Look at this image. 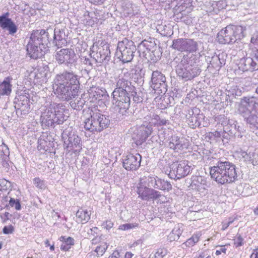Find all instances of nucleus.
<instances>
[{
    "instance_id": "64",
    "label": "nucleus",
    "mask_w": 258,
    "mask_h": 258,
    "mask_svg": "<svg viewBox=\"0 0 258 258\" xmlns=\"http://www.w3.org/2000/svg\"><path fill=\"white\" fill-rule=\"evenodd\" d=\"M195 244L199 240V237L198 235H194L190 238Z\"/></svg>"
},
{
    "instance_id": "45",
    "label": "nucleus",
    "mask_w": 258,
    "mask_h": 258,
    "mask_svg": "<svg viewBox=\"0 0 258 258\" xmlns=\"http://www.w3.org/2000/svg\"><path fill=\"white\" fill-rule=\"evenodd\" d=\"M9 205L11 207H15L17 210H20L21 209V206L19 200L16 201L14 198H11L9 201Z\"/></svg>"
},
{
    "instance_id": "17",
    "label": "nucleus",
    "mask_w": 258,
    "mask_h": 258,
    "mask_svg": "<svg viewBox=\"0 0 258 258\" xmlns=\"http://www.w3.org/2000/svg\"><path fill=\"white\" fill-rule=\"evenodd\" d=\"M189 146V142L184 138H180L176 136H173L169 139L168 147L175 152H178L187 149Z\"/></svg>"
},
{
    "instance_id": "31",
    "label": "nucleus",
    "mask_w": 258,
    "mask_h": 258,
    "mask_svg": "<svg viewBox=\"0 0 258 258\" xmlns=\"http://www.w3.org/2000/svg\"><path fill=\"white\" fill-rule=\"evenodd\" d=\"M156 188L163 190H166L167 191H169L172 189V185L169 182L166 180H164L160 178H158Z\"/></svg>"
},
{
    "instance_id": "60",
    "label": "nucleus",
    "mask_w": 258,
    "mask_h": 258,
    "mask_svg": "<svg viewBox=\"0 0 258 258\" xmlns=\"http://www.w3.org/2000/svg\"><path fill=\"white\" fill-rule=\"evenodd\" d=\"M119 252L117 250H115L108 258H119Z\"/></svg>"
},
{
    "instance_id": "50",
    "label": "nucleus",
    "mask_w": 258,
    "mask_h": 258,
    "mask_svg": "<svg viewBox=\"0 0 258 258\" xmlns=\"http://www.w3.org/2000/svg\"><path fill=\"white\" fill-rule=\"evenodd\" d=\"M60 240L64 243L69 244L71 247V245H73L74 244V240L73 238L71 237H69L67 238H65L64 236H61L60 237Z\"/></svg>"
},
{
    "instance_id": "27",
    "label": "nucleus",
    "mask_w": 258,
    "mask_h": 258,
    "mask_svg": "<svg viewBox=\"0 0 258 258\" xmlns=\"http://www.w3.org/2000/svg\"><path fill=\"white\" fill-rule=\"evenodd\" d=\"M252 152L247 150L246 151L240 149L235 152V155L240 160L243 161H251L252 160V156L253 154Z\"/></svg>"
},
{
    "instance_id": "34",
    "label": "nucleus",
    "mask_w": 258,
    "mask_h": 258,
    "mask_svg": "<svg viewBox=\"0 0 258 258\" xmlns=\"http://www.w3.org/2000/svg\"><path fill=\"white\" fill-rule=\"evenodd\" d=\"M139 130L141 131L148 138V137L152 133V125L150 123L143 124L139 128Z\"/></svg>"
},
{
    "instance_id": "53",
    "label": "nucleus",
    "mask_w": 258,
    "mask_h": 258,
    "mask_svg": "<svg viewBox=\"0 0 258 258\" xmlns=\"http://www.w3.org/2000/svg\"><path fill=\"white\" fill-rule=\"evenodd\" d=\"M135 226L133 224H125L121 225L119 226V229L121 230H126L132 228H133Z\"/></svg>"
},
{
    "instance_id": "35",
    "label": "nucleus",
    "mask_w": 258,
    "mask_h": 258,
    "mask_svg": "<svg viewBox=\"0 0 258 258\" xmlns=\"http://www.w3.org/2000/svg\"><path fill=\"white\" fill-rule=\"evenodd\" d=\"M130 95L133 97L134 101L137 103L142 102L143 101V93L141 91L136 92L135 87L133 92H130Z\"/></svg>"
},
{
    "instance_id": "42",
    "label": "nucleus",
    "mask_w": 258,
    "mask_h": 258,
    "mask_svg": "<svg viewBox=\"0 0 258 258\" xmlns=\"http://www.w3.org/2000/svg\"><path fill=\"white\" fill-rule=\"evenodd\" d=\"M38 149L39 150H43L45 151H47V149L46 147H47L48 144H49L50 143L45 141L43 137H40L38 140Z\"/></svg>"
},
{
    "instance_id": "58",
    "label": "nucleus",
    "mask_w": 258,
    "mask_h": 258,
    "mask_svg": "<svg viewBox=\"0 0 258 258\" xmlns=\"http://www.w3.org/2000/svg\"><path fill=\"white\" fill-rule=\"evenodd\" d=\"M251 42L253 43H258V30L253 34L251 38Z\"/></svg>"
},
{
    "instance_id": "32",
    "label": "nucleus",
    "mask_w": 258,
    "mask_h": 258,
    "mask_svg": "<svg viewBox=\"0 0 258 258\" xmlns=\"http://www.w3.org/2000/svg\"><path fill=\"white\" fill-rule=\"evenodd\" d=\"M9 16V13H6L0 16V27L3 29L6 30L13 22L11 19L8 17Z\"/></svg>"
},
{
    "instance_id": "16",
    "label": "nucleus",
    "mask_w": 258,
    "mask_h": 258,
    "mask_svg": "<svg viewBox=\"0 0 258 258\" xmlns=\"http://www.w3.org/2000/svg\"><path fill=\"white\" fill-rule=\"evenodd\" d=\"M29 99L25 95H20L15 99V108L17 114L25 115L28 113L30 105L29 104Z\"/></svg>"
},
{
    "instance_id": "48",
    "label": "nucleus",
    "mask_w": 258,
    "mask_h": 258,
    "mask_svg": "<svg viewBox=\"0 0 258 258\" xmlns=\"http://www.w3.org/2000/svg\"><path fill=\"white\" fill-rule=\"evenodd\" d=\"M107 248V246L106 244L98 246L96 248L95 251L98 255H102Z\"/></svg>"
},
{
    "instance_id": "12",
    "label": "nucleus",
    "mask_w": 258,
    "mask_h": 258,
    "mask_svg": "<svg viewBox=\"0 0 258 258\" xmlns=\"http://www.w3.org/2000/svg\"><path fill=\"white\" fill-rule=\"evenodd\" d=\"M191 171L188 161L181 160L174 162L170 165L169 176L172 179H180L186 176Z\"/></svg>"
},
{
    "instance_id": "23",
    "label": "nucleus",
    "mask_w": 258,
    "mask_h": 258,
    "mask_svg": "<svg viewBox=\"0 0 258 258\" xmlns=\"http://www.w3.org/2000/svg\"><path fill=\"white\" fill-rule=\"evenodd\" d=\"M53 43L58 48H61L65 45L67 42L65 39V34L63 32L60 30L56 31L54 30L53 31Z\"/></svg>"
},
{
    "instance_id": "62",
    "label": "nucleus",
    "mask_w": 258,
    "mask_h": 258,
    "mask_svg": "<svg viewBox=\"0 0 258 258\" xmlns=\"http://www.w3.org/2000/svg\"><path fill=\"white\" fill-rule=\"evenodd\" d=\"M226 249L225 247H222L220 248V249L219 250H217L216 251L215 253H216V254L217 255H218L220 254L222 252H224V253H225L226 252Z\"/></svg>"
},
{
    "instance_id": "19",
    "label": "nucleus",
    "mask_w": 258,
    "mask_h": 258,
    "mask_svg": "<svg viewBox=\"0 0 258 258\" xmlns=\"http://www.w3.org/2000/svg\"><path fill=\"white\" fill-rule=\"evenodd\" d=\"M90 54L91 57L98 63H107L110 59V51L108 44L104 45L98 48V51Z\"/></svg>"
},
{
    "instance_id": "40",
    "label": "nucleus",
    "mask_w": 258,
    "mask_h": 258,
    "mask_svg": "<svg viewBox=\"0 0 258 258\" xmlns=\"http://www.w3.org/2000/svg\"><path fill=\"white\" fill-rule=\"evenodd\" d=\"M180 234V232L179 230L174 229L168 235V239L170 241L177 240L179 238Z\"/></svg>"
},
{
    "instance_id": "10",
    "label": "nucleus",
    "mask_w": 258,
    "mask_h": 258,
    "mask_svg": "<svg viewBox=\"0 0 258 258\" xmlns=\"http://www.w3.org/2000/svg\"><path fill=\"white\" fill-rule=\"evenodd\" d=\"M136 50V47L132 41L125 40L119 42L116 50V56L123 63L132 61Z\"/></svg>"
},
{
    "instance_id": "7",
    "label": "nucleus",
    "mask_w": 258,
    "mask_h": 258,
    "mask_svg": "<svg viewBox=\"0 0 258 258\" xmlns=\"http://www.w3.org/2000/svg\"><path fill=\"white\" fill-rule=\"evenodd\" d=\"M244 28L240 26L229 25L217 34V40L221 44H232L244 37Z\"/></svg>"
},
{
    "instance_id": "3",
    "label": "nucleus",
    "mask_w": 258,
    "mask_h": 258,
    "mask_svg": "<svg viewBox=\"0 0 258 258\" xmlns=\"http://www.w3.org/2000/svg\"><path fill=\"white\" fill-rule=\"evenodd\" d=\"M238 113L253 132L258 130V99L253 96L242 97L238 105Z\"/></svg>"
},
{
    "instance_id": "29",
    "label": "nucleus",
    "mask_w": 258,
    "mask_h": 258,
    "mask_svg": "<svg viewBox=\"0 0 258 258\" xmlns=\"http://www.w3.org/2000/svg\"><path fill=\"white\" fill-rule=\"evenodd\" d=\"M197 109H189L188 114L186 115V118L188 120V123L190 126L199 125L200 122L196 115L194 114V111H197ZM194 127V126H192Z\"/></svg>"
},
{
    "instance_id": "59",
    "label": "nucleus",
    "mask_w": 258,
    "mask_h": 258,
    "mask_svg": "<svg viewBox=\"0 0 258 258\" xmlns=\"http://www.w3.org/2000/svg\"><path fill=\"white\" fill-rule=\"evenodd\" d=\"M71 248L69 244H66L63 242L60 246V249L64 251H68Z\"/></svg>"
},
{
    "instance_id": "56",
    "label": "nucleus",
    "mask_w": 258,
    "mask_h": 258,
    "mask_svg": "<svg viewBox=\"0 0 258 258\" xmlns=\"http://www.w3.org/2000/svg\"><path fill=\"white\" fill-rule=\"evenodd\" d=\"M195 245L194 242L192 241L191 239L190 238L188 239L185 242H184L182 244V248H184V246L191 247Z\"/></svg>"
},
{
    "instance_id": "15",
    "label": "nucleus",
    "mask_w": 258,
    "mask_h": 258,
    "mask_svg": "<svg viewBox=\"0 0 258 258\" xmlns=\"http://www.w3.org/2000/svg\"><path fill=\"white\" fill-rule=\"evenodd\" d=\"M166 78L159 71H156L152 72L151 78V87L153 89L161 91L162 93L166 90Z\"/></svg>"
},
{
    "instance_id": "46",
    "label": "nucleus",
    "mask_w": 258,
    "mask_h": 258,
    "mask_svg": "<svg viewBox=\"0 0 258 258\" xmlns=\"http://www.w3.org/2000/svg\"><path fill=\"white\" fill-rule=\"evenodd\" d=\"M167 254V250L165 248H159L155 253L154 258H163Z\"/></svg>"
},
{
    "instance_id": "26",
    "label": "nucleus",
    "mask_w": 258,
    "mask_h": 258,
    "mask_svg": "<svg viewBox=\"0 0 258 258\" xmlns=\"http://www.w3.org/2000/svg\"><path fill=\"white\" fill-rule=\"evenodd\" d=\"M76 217L78 222L85 223L90 219V213L86 210L81 209L77 212Z\"/></svg>"
},
{
    "instance_id": "14",
    "label": "nucleus",
    "mask_w": 258,
    "mask_h": 258,
    "mask_svg": "<svg viewBox=\"0 0 258 258\" xmlns=\"http://www.w3.org/2000/svg\"><path fill=\"white\" fill-rule=\"evenodd\" d=\"M171 47L180 52L192 53L197 50L198 44L193 39L179 38L173 40Z\"/></svg>"
},
{
    "instance_id": "30",
    "label": "nucleus",
    "mask_w": 258,
    "mask_h": 258,
    "mask_svg": "<svg viewBox=\"0 0 258 258\" xmlns=\"http://www.w3.org/2000/svg\"><path fill=\"white\" fill-rule=\"evenodd\" d=\"M151 189L144 186L138 187L137 192L139 195V197L143 200L149 201Z\"/></svg>"
},
{
    "instance_id": "47",
    "label": "nucleus",
    "mask_w": 258,
    "mask_h": 258,
    "mask_svg": "<svg viewBox=\"0 0 258 258\" xmlns=\"http://www.w3.org/2000/svg\"><path fill=\"white\" fill-rule=\"evenodd\" d=\"M15 231V228L12 225L5 226L3 229V232L5 234H11Z\"/></svg>"
},
{
    "instance_id": "5",
    "label": "nucleus",
    "mask_w": 258,
    "mask_h": 258,
    "mask_svg": "<svg viewBox=\"0 0 258 258\" xmlns=\"http://www.w3.org/2000/svg\"><path fill=\"white\" fill-rule=\"evenodd\" d=\"M210 169L211 177L221 184L233 182L237 177L235 166L228 161H218Z\"/></svg>"
},
{
    "instance_id": "25",
    "label": "nucleus",
    "mask_w": 258,
    "mask_h": 258,
    "mask_svg": "<svg viewBox=\"0 0 258 258\" xmlns=\"http://www.w3.org/2000/svg\"><path fill=\"white\" fill-rule=\"evenodd\" d=\"M206 181L205 178L202 176H194L191 178V186L192 188L200 190L202 188H205Z\"/></svg>"
},
{
    "instance_id": "57",
    "label": "nucleus",
    "mask_w": 258,
    "mask_h": 258,
    "mask_svg": "<svg viewBox=\"0 0 258 258\" xmlns=\"http://www.w3.org/2000/svg\"><path fill=\"white\" fill-rule=\"evenodd\" d=\"M82 60L84 64L88 65V66L90 67V68L92 67L93 65L90 58L86 57H83Z\"/></svg>"
},
{
    "instance_id": "2",
    "label": "nucleus",
    "mask_w": 258,
    "mask_h": 258,
    "mask_svg": "<svg viewBox=\"0 0 258 258\" xmlns=\"http://www.w3.org/2000/svg\"><path fill=\"white\" fill-rule=\"evenodd\" d=\"M134 86L131 81L119 76L116 83V88L112 93L114 109L124 115L130 106V92H133Z\"/></svg>"
},
{
    "instance_id": "4",
    "label": "nucleus",
    "mask_w": 258,
    "mask_h": 258,
    "mask_svg": "<svg viewBox=\"0 0 258 258\" xmlns=\"http://www.w3.org/2000/svg\"><path fill=\"white\" fill-rule=\"evenodd\" d=\"M48 42V31L43 29L33 31L27 45V51L30 57L35 59L42 57L47 50Z\"/></svg>"
},
{
    "instance_id": "51",
    "label": "nucleus",
    "mask_w": 258,
    "mask_h": 258,
    "mask_svg": "<svg viewBox=\"0 0 258 258\" xmlns=\"http://www.w3.org/2000/svg\"><path fill=\"white\" fill-rule=\"evenodd\" d=\"M152 45H154L155 46V45L152 43L151 42H148L146 40H144L141 42V43L140 44L139 47L141 48L142 46H144L146 48L147 50H149V51L151 50V48L149 47V46H151Z\"/></svg>"
},
{
    "instance_id": "38",
    "label": "nucleus",
    "mask_w": 258,
    "mask_h": 258,
    "mask_svg": "<svg viewBox=\"0 0 258 258\" xmlns=\"http://www.w3.org/2000/svg\"><path fill=\"white\" fill-rule=\"evenodd\" d=\"M255 193L253 188L249 184H244L243 190L242 191V195L244 197H248L251 196Z\"/></svg>"
},
{
    "instance_id": "39",
    "label": "nucleus",
    "mask_w": 258,
    "mask_h": 258,
    "mask_svg": "<svg viewBox=\"0 0 258 258\" xmlns=\"http://www.w3.org/2000/svg\"><path fill=\"white\" fill-rule=\"evenodd\" d=\"M33 183L36 187L41 189H44L46 187L45 181L39 177L33 179Z\"/></svg>"
},
{
    "instance_id": "6",
    "label": "nucleus",
    "mask_w": 258,
    "mask_h": 258,
    "mask_svg": "<svg viewBox=\"0 0 258 258\" xmlns=\"http://www.w3.org/2000/svg\"><path fill=\"white\" fill-rule=\"evenodd\" d=\"M64 106L61 103H50L49 107L42 113L40 120L43 125L49 126L55 123L61 124L65 120Z\"/></svg>"
},
{
    "instance_id": "55",
    "label": "nucleus",
    "mask_w": 258,
    "mask_h": 258,
    "mask_svg": "<svg viewBox=\"0 0 258 258\" xmlns=\"http://www.w3.org/2000/svg\"><path fill=\"white\" fill-rule=\"evenodd\" d=\"M102 226H103L104 228L109 230L113 227V223L110 220H107L104 222Z\"/></svg>"
},
{
    "instance_id": "49",
    "label": "nucleus",
    "mask_w": 258,
    "mask_h": 258,
    "mask_svg": "<svg viewBox=\"0 0 258 258\" xmlns=\"http://www.w3.org/2000/svg\"><path fill=\"white\" fill-rule=\"evenodd\" d=\"M250 56L252 57L258 69V48H253L250 53Z\"/></svg>"
},
{
    "instance_id": "54",
    "label": "nucleus",
    "mask_w": 258,
    "mask_h": 258,
    "mask_svg": "<svg viewBox=\"0 0 258 258\" xmlns=\"http://www.w3.org/2000/svg\"><path fill=\"white\" fill-rule=\"evenodd\" d=\"M251 162L253 165L258 166V152L253 153Z\"/></svg>"
},
{
    "instance_id": "21",
    "label": "nucleus",
    "mask_w": 258,
    "mask_h": 258,
    "mask_svg": "<svg viewBox=\"0 0 258 258\" xmlns=\"http://www.w3.org/2000/svg\"><path fill=\"white\" fill-rule=\"evenodd\" d=\"M139 9L135 5L129 1L124 2L122 6V12L125 16H133L138 13Z\"/></svg>"
},
{
    "instance_id": "22",
    "label": "nucleus",
    "mask_w": 258,
    "mask_h": 258,
    "mask_svg": "<svg viewBox=\"0 0 258 258\" xmlns=\"http://www.w3.org/2000/svg\"><path fill=\"white\" fill-rule=\"evenodd\" d=\"M12 78L11 77L5 78L4 80L0 84V95L9 96L12 92L11 81Z\"/></svg>"
},
{
    "instance_id": "52",
    "label": "nucleus",
    "mask_w": 258,
    "mask_h": 258,
    "mask_svg": "<svg viewBox=\"0 0 258 258\" xmlns=\"http://www.w3.org/2000/svg\"><path fill=\"white\" fill-rule=\"evenodd\" d=\"M234 220L235 218L230 217L229 218L228 221L227 222L222 223V227L221 230L223 231L226 230L229 227V226L234 222Z\"/></svg>"
},
{
    "instance_id": "1",
    "label": "nucleus",
    "mask_w": 258,
    "mask_h": 258,
    "mask_svg": "<svg viewBox=\"0 0 258 258\" xmlns=\"http://www.w3.org/2000/svg\"><path fill=\"white\" fill-rule=\"evenodd\" d=\"M79 85L77 75L64 72L56 76L53 89L58 98L62 101H69L78 96Z\"/></svg>"
},
{
    "instance_id": "9",
    "label": "nucleus",
    "mask_w": 258,
    "mask_h": 258,
    "mask_svg": "<svg viewBox=\"0 0 258 258\" xmlns=\"http://www.w3.org/2000/svg\"><path fill=\"white\" fill-rule=\"evenodd\" d=\"M176 72L179 77L188 80L199 75L201 69L195 62L189 63L187 56L184 55L176 66Z\"/></svg>"
},
{
    "instance_id": "11",
    "label": "nucleus",
    "mask_w": 258,
    "mask_h": 258,
    "mask_svg": "<svg viewBox=\"0 0 258 258\" xmlns=\"http://www.w3.org/2000/svg\"><path fill=\"white\" fill-rule=\"evenodd\" d=\"M72 131L71 127L65 129L62 133V138L64 140V146L67 151L76 153L82 149L81 141L80 138Z\"/></svg>"
},
{
    "instance_id": "20",
    "label": "nucleus",
    "mask_w": 258,
    "mask_h": 258,
    "mask_svg": "<svg viewBox=\"0 0 258 258\" xmlns=\"http://www.w3.org/2000/svg\"><path fill=\"white\" fill-rule=\"evenodd\" d=\"M239 69L243 72L257 70V68L252 56L240 59L238 64Z\"/></svg>"
},
{
    "instance_id": "33",
    "label": "nucleus",
    "mask_w": 258,
    "mask_h": 258,
    "mask_svg": "<svg viewBox=\"0 0 258 258\" xmlns=\"http://www.w3.org/2000/svg\"><path fill=\"white\" fill-rule=\"evenodd\" d=\"M147 139V138L139 129L137 131L136 135L133 137L135 143L137 146L141 145L146 141Z\"/></svg>"
},
{
    "instance_id": "61",
    "label": "nucleus",
    "mask_w": 258,
    "mask_h": 258,
    "mask_svg": "<svg viewBox=\"0 0 258 258\" xmlns=\"http://www.w3.org/2000/svg\"><path fill=\"white\" fill-rule=\"evenodd\" d=\"M90 3L95 5H101L104 3L105 0H88Z\"/></svg>"
},
{
    "instance_id": "28",
    "label": "nucleus",
    "mask_w": 258,
    "mask_h": 258,
    "mask_svg": "<svg viewBox=\"0 0 258 258\" xmlns=\"http://www.w3.org/2000/svg\"><path fill=\"white\" fill-rule=\"evenodd\" d=\"M88 92L90 98L95 100H100L101 97L103 96V91L98 87L92 86L90 87Z\"/></svg>"
},
{
    "instance_id": "8",
    "label": "nucleus",
    "mask_w": 258,
    "mask_h": 258,
    "mask_svg": "<svg viewBox=\"0 0 258 258\" xmlns=\"http://www.w3.org/2000/svg\"><path fill=\"white\" fill-rule=\"evenodd\" d=\"M109 123L108 116L102 114L99 110L92 111L90 117L85 119L84 127L91 132H100L107 128Z\"/></svg>"
},
{
    "instance_id": "24",
    "label": "nucleus",
    "mask_w": 258,
    "mask_h": 258,
    "mask_svg": "<svg viewBox=\"0 0 258 258\" xmlns=\"http://www.w3.org/2000/svg\"><path fill=\"white\" fill-rule=\"evenodd\" d=\"M225 59L223 53L214 55L211 58L210 63L215 69H220L223 64H225Z\"/></svg>"
},
{
    "instance_id": "43",
    "label": "nucleus",
    "mask_w": 258,
    "mask_h": 258,
    "mask_svg": "<svg viewBox=\"0 0 258 258\" xmlns=\"http://www.w3.org/2000/svg\"><path fill=\"white\" fill-rule=\"evenodd\" d=\"M161 197V195L159 191L152 188L151 189L149 200H156L158 199H159Z\"/></svg>"
},
{
    "instance_id": "36",
    "label": "nucleus",
    "mask_w": 258,
    "mask_h": 258,
    "mask_svg": "<svg viewBox=\"0 0 258 258\" xmlns=\"http://www.w3.org/2000/svg\"><path fill=\"white\" fill-rule=\"evenodd\" d=\"M85 101L82 100L81 98L76 99L71 101L70 104L72 108L76 110H80L82 108L84 104Z\"/></svg>"
},
{
    "instance_id": "37",
    "label": "nucleus",
    "mask_w": 258,
    "mask_h": 258,
    "mask_svg": "<svg viewBox=\"0 0 258 258\" xmlns=\"http://www.w3.org/2000/svg\"><path fill=\"white\" fill-rule=\"evenodd\" d=\"M234 128L236 130V132L234 133L235 136H237L238 137L241 138L243 137L245 133V130L243 128V126L237 121H235L234 123Z\"/></svg>"
},
{
    "instance_id": "13",
    "label": "nucleus",
    "mask_w": 258,
    "mask_h": 258,
    "mask_svg": "<svg viewBox=\"0 0 258 258\" xmlns=\"http://www.w3.org/2000/svg\"><path fill=\"white\" fill-rule=\"evenodd\" d=\"M55 61L59 64H64L71 67L77 61V56L74 50L71 48H62L55 53Z\"/></svg>"
},
{
    "instance_id": "44",
    "label": "nucleus",
    "mask_w": 258,
    "mask_h": 258,
    "mask_svg": "<svg viewBox=\"0 0 258 258\" xmlns=\"http://www.w3.org/2000/svg\"><path fill=\"white\" fill-rule=\"evenodd\" d=\"M6 30L9 31V33L10 35H13L17 32L18 28L14 22L13 21Z\"/></svg>"
},
{
    "instance_id": "41",
    "label": "nucleus",
    "mask_w": 258,
    "mask_h": 258,
    "mask_svg": "<svg viewBox=\"0 0 258 258\" xmlns=\"http://www.w3.org/2000/svg\"><path fill=\"white\" fill-rule=\"evenodd\" d=\"M158 178L157 177L148 176L146 178L145 182L149 187H153L156 188Z\"/></svg>"
},
{
    "instance_id": "63",
    "label": "nucleus",
    "mask_w": 258,
    "mask_h": 258,
    "mask_svg": "<svg viewBox=\"0 0 258 258\" xmlns=\"http://www.w3.org/2000/svg\"><path fill=\"white\" fill-rule=\"evenodd\" d=\"M250 258H258V248L254 249L253 252L250 255Z\"/></svg>"
},
{
    "instance_id": "18",
    "label": "nucleus",
    "mask_w": 258,
    "mask_h": 258,
    "mask_svg": "<svg viewBox=\"0 0 258 258\" xmlns=\"http://www.w3.org/2000/svg\"><path fill=\"white\" fill-rule=\"evenodd\" d=\"M141 156L139 154L127 155L123 160V166L127 170H136L141 165Z\"/></svg>"
}]
</instances>
